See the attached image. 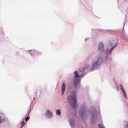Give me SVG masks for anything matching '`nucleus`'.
<instances>
[{
	"instance_id": "20e7f679",
	"label": "nucleus",
	"mask_w": 128,
	"mask_h": 128,
	"mask_svg": "<svg viewBox=\"0 0 128 128\" xmlns=\"http://www.w3.org/2000/svg\"><path fill=\"white\" fill-rule=\"evenodd\" d=\"M66 88V85L64 83H63L62 86L61 90L62 94H64V92L65 91Z\"/></svg>"
},
{
	"instance_id": "1a4fd4ad",
	"label": "nucleus",
	"mask_w": 128,
	"mask_h": 128,
	"mask_svg": "<svg viewBox=\"0 0 128 128\" xmlns=\"http://www.w3.org/2000/svg\"><path fill=\"white\" fill-rule=\"evenodd\" d=\"M30 118L29 116H27L25 118V121H28L29 119Z\"/></svg>"
},
{
	"instance_id": "f257e3e1",
	"label": "nucleus",
	"mask_w": 128,
	"mask_h": 128,
	"mask_svg": "<svg viewBox=\"0 0 128 128\" xmlns=\"http://www.w3.org/2000/svg\"><path fill=\"white\" fill-rule=\"evenodd\" d=\"M76 95L75 94H74V96H69L68 98V101L70 103L73 104L72 107L74 108H76Z\"/></svg>"
},
{
	"instance_id": "423d86ee",
	"label": "nucleus",
	"mask_w": 128,
	"mask_h": 128,
	"mask_svg": "<svg viewBox=\"0 0 128 128\" xmlns=\"http://www.w3.org/2000/svg\"><path fill=\"white\" fill-rule=\"evenodd\" d=\"M98 50H103L104 49L103 44L102 43L100 42L99 45V47H98Z\"/></svg>"
},
{
	"instance_id": "2eb2a0df",
	"label": "nucleus",
	"mask_w": 128,
	"mask_h": 128,
	"mask_svg": "<svg viewBox=\"0 0 128 128\" xmlns=\"http://www.w3.org/2000/svg\"><path fill=\"white\" fill-rule=\"evenodd\" d=\"M2 120L1 119V117L0 116V123L1 122Z\"/></svg>"
},
{
	"instance_id": "6e6552de",
	"label": "nucleus",
	"mask_w": 128,
	"mask_h": 128,
	"mask_svg": "<svg viewBox=\"0 0 128 128\" xmlns=\"http://www.w3.org/2000/svg\"><path fill=\"white\" fill-rule=\"evenodd\" d=\"M25 124V122H24L23 121L22 122H21V127L20 128H22L23 126H24V125Z\"/></svg>"
},
{
	"instance_id": "9d476101",
	"label": "nucleus",
	"mask_w": 128,
	"mask_h": 128,
	"mask_svg": "<svg viewBox=\"0 0 128 128\" xmlns=\"http://www.w3.org/2000/svg\"><path fill=\"white\" fill-rule=\"evenodd\" d=\"M98 64V62H96L94 64H93L92 65V66L94 67L95 66H96Z\"/></svg>"
},
{
	"instance_id": "ddd939ff",
	"label": "nucleus",
	"mask_w": 128,
	"mask_h": 128,
	"mask_svg": "<svg viewBox=\"0 0 128 128\" xmlns=\"http://www.w3.org/2000/svg\"><path fill=\"white\" fill-rule=\"evenodd\" d=\"M115 47V46H114L113 47H112V48L110 50V52H109L110 53V51H111V50H113V49H114V47Z\"/></svg>"
},
{
	"instance_id": "f8f14e48",
	"label": "nucleus",
	"mask_w": 128,
	"mask_h": 128,
	"mask_svg": "<svg viewBox=\"0 0 128 128\" xmlns=\"http://www.w3.org/2000/svg\"><path fill=\"white\" fill-rule=\"evenodd\" d=\"M124 128H128V124L125 125L124 127Z\"/></svg>"
},
{
	"instance_id": "f03ea898",
	"label": "nucleus",
	"mask_w": 128,
	"mask_h": 128,
	"mask_svg": "<svg viewBox=\"0 0 128 128\" xmlns=\"http://www.w3.org/2000/svg\"><path fill=\"white\" fill-rule=\"evenodd\" d=\"M75 75L74 78V83L75 86L78 84L79 83V80L78 79L79 75L78 72L76 71L74 72Z\"/></svg>"
},
{
	"instance_id": "9b49d317",
	"label": "nucleus",
	"mask_w": 128,
	"mask_h": 128,
	"mask_svg": "<svg viewBox=\"0 0 128 128\" xmlns=\"http://www.w3.org/2000/svg\"><path fill=\"white\" fill-rule=\"evenodd\" d=\"M98 126L99 128H104L103 126L101 124H98Z\"/></svg>"
},
{
	"instance_id": "0eeeda50",
	"label": "nucleus",
	"mask_w": 128,
	"mask_h": 128,
	"mask_svg": "<svg viewBox=\"0 0 128 128\" xmlns=\"http://www.w3.org/2000/svg\"><path fill=\"white\" fill-rule=\"evenodd\" d=\"M61 112L59 110H57L56 111V113L57 114L58 116H60L61 114Z\"/></svg>"
},
{
	"instance_id": "39448f33",
	"label": "nucleus",
	"mask_w": 128,
	"mask_h": 128,
	"mask_svg": "<svg viewBox=\"0 0 128 128\" xmlns=\"http://www.w3.org/2000/svg\"><path fill=\"white\" fill-rule=\"evenodd\" d=\"M120 89L122 91L123 94L124 96L125 97H126V94L125 93V91L123 88V87L122 86V85L121 84H120Z\"/></svg>"
},
{
	"instance_id": "4468645a",
	"label": "nucleus",
	"mask_w": 128,
	"mask_h": 128,
	"mask_svg": "<svg viewBox=\"0 0 128 128\" xmlns=\"http://www.w3.org/2000/svg\"><path fill=\"white\" fill-rule=\"evenodd\" d=\"M85 69L84 68H83L82 69V70H80V71H83Z\"/></svg>"
},
{
	"instance_id": "7ed1b4c3",
	"label": "nucleus",
	"mask_w": 128,
	"mask_h": 128,
	"mask_svg": "<svg viewBox=\"0 0 128 128\" xmlns=\"http://www.w3.org/2000/svg\"><path fill=\"white\" fill-rule=\"evenodd\" d=\"M45 114L47 117H52V112L48 110L46 111Z\"/></svg>"
},
{
	"instance_id": "dca6fc26",
	"label": "nucleus",
	"mask_w": 128,
	"mask_h": 128,
	"mask_svg": "<svg viewBox=\"0 0 128 128\" xmlns=\"http://www.w3.org/2000/svg\"><path fill=\"white\" fill-rule=\"evenodd\" d=\"M29 51H32V50H28Z\"/></svg>"
}]
</instances>
